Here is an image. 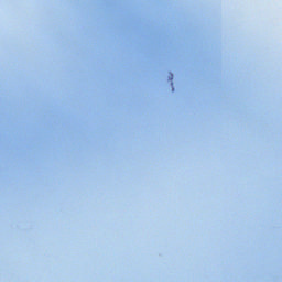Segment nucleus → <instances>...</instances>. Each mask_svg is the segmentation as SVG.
<instances>
[{
  "label": "nucleus",
  "instance_id": "obj_1",
  "mask_svg": "<svg viewBox=\"0 0 282 282\" xmlns=\"http://www.w3.org/2000/svg\"><path fill=\"white\" fill-rule=\"evenodd\" d=\"M170 80H173V75H171Z\"/></svg>",
  "mask_w": 282,
  "mask_h": 282
}]
</instances>
